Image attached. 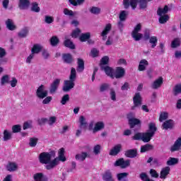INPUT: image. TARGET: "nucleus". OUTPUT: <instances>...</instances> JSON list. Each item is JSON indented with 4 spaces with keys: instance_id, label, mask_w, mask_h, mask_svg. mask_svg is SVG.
I'll list each match as a JSON object with an SVG mask.
<instances>
[{
    "instance_id": "f257e3e1",
    "label": "nucleus",
    "mask_w": 181,
    "mask_h": 181,
    "mask_svg": "<svg viewBox=\"0 0 181 181\" xmlns=\"http://www.w3.org/2000/svg\"><path fill=\"white\" fill-rule=\"evenodd\" d=\"M152 0H123V5L125 9H128L132 6V9L136 8V5L139 4V9H146L148 3Z\"/></svg>"
},
{
    "instance_id": "f03ea898",
    "label": "nucleus",
    "mask_w": 181,
    "mask_h": 181,
    "mask_svg": "<svg viewBox=\"0 0 181 181\" xmlns=\"http://www.w3.org/2000/svg\"><path fill=\"white\" fill-rule=\"evenodd\" d=\"M77 77L76 73V69L71 68V74L69 76V80L64 81V84L62 88L63 91L65 93H67L70 91L72 88H74V81H76V78Z\"/></svg>"
},
{
    "instance_id": "7ed1b4c3",
    "label": "nucleus",
    "mask_w": 181,
    "mask_h": 181,
    "mask_svg": "<svg viewBox=\"0 0 181 181\" xmlns=\"http://www.w3.org/2000/svg\"><path fill=\"white\" fill-rule=\"evenodd\" d=\"M66 156H64V148H62L59 151L58 157L52 160L49 165H45V168L47 170H52V169H54L57 165L60 164V161L66 162Z\"/></svg>"
},
{
    "instance_id": "20e7f679",
    "label": "nucleus",
    "mask_w": 181,
    "mask_h": 181,
    "mask_svg": "<svg viewBox=\"0 0 181 181\" xmlns=\"http://www.w3.org/2000/svg\"><path fill=\"white\" fill-rule=\"evenodd\" d=\"M56 158V152L54 151L50 152H42L39 156V161L42 165L49 166L52 163V159Z\"/></svg>"
},
{
    "instance_id": "39448f33",
    "label": "nucleus",
    "mask_w": 181,
    "mask_h": 181,
    "mask_svg": "<svg viewBox=\"0 0 181 181\" xmlns=\"http://www.w3.org/2000/svg\"><path fill=\"white\" fill-rule=\"evenodd\" d=\"M127 119L129 121V125L130 128H141V120L139 119L135 118V114L130 112L127 114Z\"/></svg>"
},
{
    "instance_id": "423d86ee",
    "label": "nucleus",
    "mask_w": 181,
    "mask_h": 181,
    "mask_svg": "<svg viewBox=\"0 0 181 181\" xmlns=\"http://www.w3.org/2000/svg\"><path fill=\"white\" fill-rule=\"evenodd\" d=\"M141 29H142V25L141 23H139L135 26L134 30L132 33V36L133 39L136 40V42L141 40L144 36V35L139 33V32H141Z\"/></svg>"
},
{
    "instance_id": "0eeeda50",
    "label": "nucleus",
    "mask_w": 181,
    "mask_h": 181,
    "mask_svg": "<svg viewBox=\"0 0 181 181\" xmlns=\"http://www.w3.org/2000/svg\"><path fill=\"white\" fill-rule=\"evenodd\" d=\"M132 138L134 141L141 140L143 142H149V141H151L146 133H136Z\"/></svg>"
},
{
    "instance_id": "6e6552de",
    "label": "nucleus",
    "mask_w": 181,
    "mask_h": 181,
    "mask_svg": "<svg viewBox=\"0 0 181 181\" xmlns=\"http://www.w3.org/2000/svg\"><path fill=\"white\" fill-rule=\"evenodd\" d=\"M47 90H45V86L40 85L39 88L37 89L36 95L40 100H43L45 97H47Z\"/></svg>"
},
{
    "instance_id": "1a4fd4ad",
    "label": "nucleus",
    "mask_w": 181,
    "mask_h": 181,
    "mask_svg": "<svg viewBox=\"0 0 181 181\" xmlns=\"http://www.w3.org/2000/svg\"><path fill=\"white\" fill-rule=\"evenodd\" d=\"M115 166H120L122 169H125L131 165V161L129 160H124V158H119L115 163Z\"/></svg>"
},
{
    "instance_id": "9d476101",
    "label": "nucleus",
    "mask_w": 181,
    "mask_h": 181,
    "mask_svg": "<svg viewBox=\"0 0 181 181\" xmlns=\"http://www.w3.org/2000/svg\"><path fill=\"white\" fill-rule=\"evenodd\" d=\"M133 102L134 105L132 107V110H135L136 107H141V105H142V97H141V94L139 93L135 94L133 98Z\"/></svg>"
},
{
    "instance_id": "9b49d317",
    "label": "nucleus",
    "mask_w": 181,
    "mask_h": 181,
    "mask_svg": "<svg viewBox=\"0 0 181 181\" xmlns=\"http://www.w3.org/2000/svg\"><path fill=\"white\" fill-rule=\"evenodd\" d=\"M156 124H155V123L151 122L148 124V132H146L147 136L148 138H150V141L151 139H152V137L153 136V135H155V132H156Z\"/></svg>"
},
{
    "instance_id": "f8f14e48",
    "label": "nucleus",
    "mask_w": 181,
    "mask_h": 181,
    "mask_svg": "<svg viewBox=\"0 0 181 181\" xmlns=\"http://www.w3.org/2000/svg\"><path fill=\"white\" fill-rule=\"evenodd\" d=\"M59 86H60V79L57 78L51 83L49 87V93L51 94H54V93L57 91Z\"/></svg>"
},
{
    "instance_id": "ddd939ff",
    "label": "nucleus",
    "mask_w": 181,
    "mask_h": 181,
    "mask_svg": "<svg viewBox=\"0 0 181 181\" xmlns=\"http://www.w3.org/2000/svg\"><path fill=\"white\" fill-rule=\"evenodd\" d=\"M125 76V69L121 66L117 67L115 72V78H122Z\"/></svg>"
},
{
    "instance_id": "4468645a",
    "label": "nucleus",
    "mask_w": 181,
    "mask_h": 181,
    "mask_svg": "<svg viewBox=\"0 0 181 181\" xmlns=\"http://www.w3.org/2000/svg\"><path fill=\"white\" fill-rule=\"evenodd\" d=\"M175 127V122L173 119H169L163 122L162 125L163 129H172Z\"/></svg>"
},
{
    "instance_id": "2eb2a0df",
    "label": "nucleus",
    "mask_w": 181,
    "mask_h": 181,
    "mask_svg": "<svg viewBox=\"0 0 181 181\" xmlns=\"http://www.w3.org/2000/svg\"><path fill=\"white\" fill-rule=\"evenodd\" d=\"M6 170L8 172H16L18 170V164L13 162H9L6 166Z\"/></svg>"
},
{
    "instance_id": "dca6fc26",
    "label": "nucleus",
    "mask_w": 181,
    "mask_h": 181,
    "mask_svg": "<svg viewBox=\"0 0 181 181\" xmlns=\"http://www.w3.org/2000/svg\"><path fill=\"white\" fill-rule=\"evenodd\" d=\"M101 70H104L105 74L108 76L109 77H111V78H114V69L112 68L105 66H102Z\"/></svg>"
},
{
    "instance_id": "f3484780",
    "label": "nucleus",
    "mask_w": 181,
    "mask_h": 181,
    "mask_svg": "<svg viewBox=\"0 0 181 181\" xmlns=\"http://www.w3.org/2000/svg\"><path fill=\"white\" fill-rule=\"evenodd\" d=\"M170 173V167H165L162 168L160 173V179H166L168 177V175Z\"/></svg>"
},
{
    "instance_id": "a211bd4d",
    "label": "nucleus",
    "mask_w": 181,
    "mask_h": 181,
    "mask_svg": "<svg viewBox=\"0 0 181 181\" xmlns=\"http://www.w3.org/2000/svg\"><path fill=\"white\" fill-rule=\"evenodd\" d=\"M112 28V25H111V23H108L105 25L104 30L101 33V36L103 37V40H105V39H107V33H110Z\"/></svg>"
},
{
    "instance_id": "6ab92c4d",
    "label": "nucleus",
    "mask_w": 181,
    "mask_h": 181,
    "mask_svg": "<svg viewBox=\"0 0 181 181\" xmlns=\"http://www.w3.org/2000/svg\"><path fill=\"white\" fill-rule=\"evenodd\" d=\"M121 148H122V146L121 144H117L113 147L112 150H110V155L112 156H116V155H118L119 152L121 151Z\"/></svg>"
},
{
    "instance_id": "aec40b11",
    "label": "nucleus",
    "mask_w": 181,
    "mask_h": 181,
    "mask_svg": "<svg viewBox=\"0 0 181 181\" xmlns=\"http://www.w3.org/2000/svg\"><path fill=\"white\" fill-rule=\"evenodd\" d=\"M181 149V138H178L175 141L174 145L170 148L171 152H175L176 151H180Z\"/></svg>"
},
{
    "instance_id": "412c9836",
    "label": "nucleus",
    "mask_w": 181,
    "mask_h": 181,
    "mask_svg": "<svg viewBox=\"0 0 181 181\" xmlns=\"http://www.w3.org/2000/svg\"><path fill=\"white\" fill-rule=\"evenodd\" d=\"M149 65V63L146 61V59H141L139 64V71H144L146 70V67Z\"/></svg>"
},
{
    "instance_id": "4be33fe9",
    "label": "nucleus",
    "mask_w": 181,
    "mask_h": 181,
    "mask_svg": "<svg viewBox=\"0 0 181 181\" xmlns=\"http://www.w3.org/2000/svg\"><path fill=\"white\" fill-rule=\"evenodd\" d=\"M79 128L81 129H86L88 124L87 123V121L86 120V117L84 116H81L79 117Z\"/></svg>"
},
{
    "instance_id": "5701e85b",
    "label": "nucleus",
    "mask_w": 181,
    "mask_h": 181,
    "mask_svg": "<svg viewBox=\"0 0 181 181\" xmlns=\"http://www.w3.org/2000/svg\"><path fill=\"white\" fill-rule=\"evenodd\" d=\"M103 179L104 181H113L114 178L112 177V173L110 170H107L103 175Z\"/></svg>"
},
{
    "instance_id": "b1692460",
    "label": "nucleus",
    "mask_w": 181,
    "mask_h": 181,
    "mask_svg": "<svg viewBox=\"0 0 181 181\" xmlns=\"http://www.w3.org/2000/svg\"><path fill=\"white\" fill-rule=\"evenodd\" d=\"M6 26L8 30H15V29H16V25H15L13 23V20L10 18L7 19L6 21Z\"/></svg>"
},
{
    "instance_id": "393cba45",
    "label": "nucleus",
    "mask_w": 181,
    "mask_h": 181,
    "mask_svg": "<svg viewBox=\"0 0 181 181\" xmlns=\"http://www.w3.org/2000/svg\"><path fill=\"white\" fill-rule=\"evenodd\" d=\"M136 155H138L136 149H130L125 152V156L127 158H136Z\"/></svg>"
},
{
    "instance_id": "a878e982",
    "label": "nucleus",
    "mask_w": 181,
    "mask_h": 181,
    "mask_svg": "<svg viewBox=\"0 0 181 181\" xmlns=\"http://www.w3.org/2000/svg\"><path fill=\"white\" fill-rule=\"evenodd\" d=\"M29 5H30L29 0H20L18 6H19L20 9L25 10V9H28V8H29Z\"/></svg>"
},
{
    "instance_id": "bb28decb",
    "label": "nucleus",
    "mask_w": 181,
    "mask_h": 181,
    "mask_svg": "<svg viewBox=\"0 0 181 181\" xmlns=\"http://www.w3.org/2000/svg\"><path fill=\"white\" fill-rule=\"evenodd\" d=\"M104 122H98L95 124V127L93 128V134L95 132H98V131H101V129H104Z\"/></svg>"
},
{
    "instance_id": "cd10ccee",
    "label": "nucleus",
    "mask_w": 181,
    "mask_h": 181,
    "mask_svg": "<svg viewBox=\"0 0 181 181\" xmlns=\"http://www.w3.org/2000/svg\"><path fill=\"white\" fill-rule=\"evenodd\" d=\"M168 12H169V7L165 5L163 8H158L157 10V15H158V16H162L166 15Z\"/></svg>"
},
{
    "instance_id": "c85d7f7f",
    "label": "nucleus",
    "mask_w": 181,
    "mask_h": 181,
    "mask_svg": "<svg viewBox=\"0 0 181 181\" xmlns=\"http://www.w3.org/2000/svg\"><path fill=\"white\" fill-rule=\"evenodd\" d=\"M163 83V78L160 77L158 79L156 80L152 84V88L156 90V88H159L160 86H162Z\"/></svg>"
},
{
    "instance_id": "c756f323",
    "label": "nucleus",
    "mask_w": 181,
    "mask_h": 181,
    "mask_svg": "<svg viewBox=\"0 0 181 181\" xmlns=\"http://www.w3.org/2000/svg\"><path fill=\"white\" fill-rule=\"evenodd\" d=\"M62 59L64 63H66L67 64H71V63H73V56H71L70 54H64L62 56Z\"/></svg>"
},
{
    "instance_id": "7c9ffc66",
    "label": "nucleus",
    "mask_w": 181,
    "mask_h": 181,
    "mask_svg": "<svg viewBox=\"0 0 181 181\" xmlns=\"http://www.w3.org/2000/svg\"><path fill=\"white\" fill-rule=\"evenodd\" d=\"M78 66H77V71L78 73H81L84 71V61L82 59H78Z\"/></svg>"
},
{
    "instance_id": "2f4dec72",
    "label": "nucleus",
    "mask_w": 181,
    "mask_h": 181,
    "mask_svg": "<svg viewBox=\"0 0 181 181\" xmlns=\"http://www.w3.org/2000/svg\"><path fill=\"white\" fill-rule=\"evenodd\" d=\"M87 156H88V154L86 152H82L81 153L76 154L75 156V159L76 160L83 162V160H86V158H87Z\"/></svg>"
},
{
    "instance_id": "473e14b6",
    "label": "nucleus",
    "mask_w": 181,
    "mask_h": 181,
    "mask_svg": "<svg viewBox=\"0 0 181 181\" xmlns=\"http://www.w3.org/2000/svg\"><path fill=\"white\" fill-rule=\"evenodd\" d=\"M3 135V140L4 142L12 139V133L6 129L4 131Z\"/></svg>"
},
{
    "instance_id": "72a5a7b5",
    "label": "nucleus",
    "mask_w": 181,
    "mask_h": 181,
    "mask_svg": "<svg viewBox=\"0 0 181 181\" xmlns=\"http://www.w3.org/2000/svg\"><path fill=\"white\" fill-rule=\"evenodd\" d=\"M91 37V34L90 33H83L79 37L80 42H87Z\"/></svg>"
},
{
    "instance_id": "f704fd0d",
    "label": "nucleus",
    "mask_w": 181,
    "mask_h": 181,
    "mask_svg": "<svg viewBox=\"0 0 181 181\" xmlns=\"http://www.w3.org/2000/svg\"><path fill=\"white\" fill-rule=\"evenodd\" d=\"M108 63H110V57L108 56L103 57L100 63V69L105 67V65L108 64Z\"/></svg>"
},
{
    "instance_id": "c9c22d12",
    "label": "nucleus",
    "mask_w": 181,
    "mask_h": 181,
    "mask_svg": "<svg viewBox=\"0 0 181 181\" xmlns=\"http://www.w3.org/2000/svg\"><path fill=\"white\" fill-rule=\"evenodd\" d=\"M149 39V43L151 44V49H155L158 45V37L156 36H152Z\"/></svg>"
},
{
    "instance_id": "e433bc0d",
    "label": "nucleus",
    "mask_w": 181,
    "mask_h": 181,
    "mask_svg": "<svg viewBox=\"0 0 181 181\" xmlns=\"http://www.w3.org/2000/svg\"><path fill=\"white\" fill-rule=\"evenodd\" d=\"M152 149H153V146L151 144H146L141 147V153H144L145 152H148V151H152Z\"/></svg>"
},
{
    "instance_id": "4c0bfd02",
    "label": "nucleus",
    "mask_w": 181,
    "mask_h": 181,
    "mask_svg": "<svg viewBox=\"0 0 181 181\" xmlns=\"http://www.w3.org/2000/svg\"><path fill=\"white\" fill-rule=\"evenodd\" d=\"M50 45L51 46H57V45H59L60 40H59V37H57V36L54 35L50 38Z\"/></svg>"
},
{
    "instance_id": "58836bf2",
    "label": "nucleus",
    "mask_w": 181,
    "mask_h": 181,
    "mask_svg": "<svg viewBox=\"0 0 181 181\" xmlns=\"http://www.w3.org/2000/svg\"><path fill=\"white\" fill-rule=\"evenodd\" d=\"M64 45L65 47H69V49H76V45H74V43H73V42L69 39L64 42Z\"/></svg>"
},
{
    "instance_id": "ea45409f",
    "label": "nucleus",
    "mask_w": 181,
    "mask_h": 181,
    "mask_svg": "<svg viewBox=\"0 0 181 181\" xmlns=\"http://www.w3.org/2000/svg\"><path fill=\"white\" fill-rule=\"evenodd\" d=\"M28 33H29V28L25 27L18 33V36L19 37H26L28 36Z\"/></svg>"
},
{
    "instance_id": "a19ab883",
    "label": "nucleus",
    "mask_w": 181,
    "mask_h": 181,
    "mask_svg": "<svg viewBox=\"0 0 181 181\" xmlns=\"http://www.w3.org/2000/svg\"><path fill=\"white\" fill-rule=\"evenodd\" d=\"M179 163V159L176 158H170L167 161V165L168 166H173V165H177Z\"/></svg>"
},
{
    "instance_id": "79ce46f5",
    "label": "nucleus",
    "mask_w": 181,
    "mask_h": 181,
    "mask_svg": "<svg viewBox=\"0 0 181 181\" xmlns=\"http://www.w3.org/2000/svg\"><path fill=\"white\" fill-rule=\"evenodd\" d=\"M42 50V46L40 45H35L32 49H31V53L33 54H37Z\"/></svg>"
},
{
    "instance_id": "37998d69",
    "label": "nucleus",
    "mask_w": 181,
    "mask_h": 181,
    "mask_svg": "<svg viewBox=\"0 0 181 181\" xmlns=\"http://www.w3.org/2000/svg\"><path fill=\"white\" fill-rule=\"evenodd\" d=\"M127 16H128V12L126 11H122L119 15V21L125 22V21H127Z\"/></svg>"
},
{
    "instance_id": "c03bdc74",
    "label": "nucleus",
    "mask_w": 181,
    "mask_h": 181,
    "mask_svg": "<svg viewBox=\"0 0 181 181\" xmlns=\"http://www.w3.org/2000/svg\"><path fill=\"white\" fill-rule=\"evenodd\" d=\"M177 46H180V38H175L171 42V47L173 49L177 47Z\"/></svg>"
},
{
    "instance_id": "a18cd8bd",
    "label": "nucleus",
    "mask_w": 181,
    "mask_h": 181,
    "mask_svg": "<svg viewBox=\"0 0 181 181\" xmlns=\"http://www.w3.org/2000/svg\"><path fill=\"white\" fill-rule=\"evenodd\" d=\"M169 21V16L168 14H165L164 16H160L159 23H166L167 21Z\"/></svg>"
},
{
    "instance_id": "49530a36",
    "label": "nucleus",
    "mask_w": 181,
    "mask_h": 181,
    "mask_svg": "<svg viewBox=\"0 0 181 181\" xmlns=\"http://www.w3.org/2000/svg\"><path fill=\"white\" fill-rule=\"evenodd\" d=\"M69 100L70 96L69 95V94L64 95L61 100V104L62 105H66V104L68 103V101H69Z\"/></svg>"
},
{
    "instance_id": "de8ad7c7",
    "label": "nucleus",
    "mask_w": 181,
    "mask_h": 181,
    "mask_svg": "<svg viewBox=\"0 0 181 181\" xmlns=\"http://www.w3.org/2000/svg\"><path fill=\"white\" fill-rule=\"evenodd\" d=\"M9 83V75H4L2 76L1 80V86H4L5 84Z\"/></svg>"
},
{
    "instance_id": "09e8293b",
    "label": "nucleus",
    "mask_w": 181,
    "mask_h": 181,
    "mask_svg": "<svg viewBox=\"0 0 181 181\" xmlns=\"http://www.w3.org/2000/svg\"><path fill=\"white\" fill-rule=\"evenodd\" d=\"M128 177V173H121L117 175V180L121 181Z\"/></svg>"
},
{
    "instance_id": "8fccbe9b",
    "label": "nucleus",
    "mask_w": 181,
    "mask_h": 181,
    "mask_svg": "<svg viewBox=\"0 0 181 181\" xmlns=\"http://www.w3.org/2000/svg\"><path fill=\"white\" fill-rule=\"evenodd\" d=\"M90 12L94 15H98L101 12V8L93 6L90 9Z\"/></svg>"
},
{
    "instance_id": "3c124183",
    "label": "nucleus",
    "mask_w": 181,
    "mask_h": 181,
    "mask_svg": "<svg viewBox=\"0 0 181 181\" xmlns=\"http://www.w3.org/2000/svg\"><path fill=\"white\" fill-rule=\"evenodd\" d=\"M33 177L35 181H42V179H43V173H36L34 175Z\"/></svg>"
},
{
    "instance_id": "603ef678",
    "label": "nucleus",
    "mask_w": 181,
    "mask_h": 181,
    "mask_svg": "<svg viewBox=\"0 0 181 181\" xmlns=\"http://www.w3.org/2000/svg\"><path fill=\"white\" fill-rule=\"evenodd\" d=\"M29 145H30V146H31V148H35V146H36V145H37V139L30 138Z\"/></svg>"
},
{
    "instance_id": "864d4df0",
    "label": "nucleus",
    "mask_w": 181,
    "mask_h": 181,
    "mask_svg": "<svg viewBox=\"0 0 181 181\" xmlns=\"http://www.w3.org/2000/svg\"><path fill=\"white\" fill-rule=\"evenodd\" d=\"M101 152V146L99 144H97L93 147V153L95 155H99Z\"/></svg>"
},
{
    "instance_id": "5fc2aeb1",
    "label": "nucleus",
    "mask_w": 181,
    "mask_h": 181,
    "mask_svg": "<svg viewBox=\"0 0 181 181\" xmlns=\"http://www.w3.org/2000/svg\"><path fill=\"white\" fill-rule=\"evenodd\" d=\"M80 33H81V30L79 28H76L72 32L71 37L74 38L78 37Z\"/></svg>"
},
{
    "instance_id": "6e6d98bb",
    "label": "nucleus",
    "mask_w": 181,
    "mask_h": 181,
    "mask_svg": "<svg viewBox=\"0 0 181 181\" xmlns=\"http://www.w3.org/2000/svg\"><path fill=\"white\" fill-rule=\"evenodd\" d=\"M107 88H110V85L108 83H103L100 85V93H104V91H107Z\"/></svg>"
},
{
    "instance_id": "4d7b16f0",
    "label": "nucleus",
    "mask_w": 181,
    "mask_h": 181,
    "mask_svg": "<svg viewBox=\"0 0 181 181\" xmlns=\"http://www.w3.org/2000/svg\"><path fill=\"white\" fill-rule=\"evenodd\" d=\"M31 11H33V12H37V13L40 12V8L39 7L37 4L33 3L31 7Z\"/></svg>"
},
{
    "instance_id": "13d9d810",
    "label": "nucleus",
    "mask_w": 181,
    "mask_h": 181,
    "mask_svg": "<svg viewBox=\"0 0 181 181\" xmlns=\"http://www.w3.org/2000/svg\"><path fill=\"white\" fill-rule=\"evenodd\" d=\"M144 40H149L151 38V31L149 30L146 29L144 30Z\"/></svg>"
},
{
    "instance_id": "bf43d9fd",
    "label": "nucleus",
    "mask_w": 181,
    "mask_h": 181,
    "mask_svg": "<svg viewBox=\"0 0 181 181\" xmlns=\"http://www.w3.org/2000/svg\"><path fill=\"white\" fill-rule=\"evenodd\" d=\"M21 125L16 124L12 127V131L13 134H16L18 132H21Z\"/></svg>"
},
{
    "instance_id": "052dcab7",
    "label": "nucleus",
    "mask_w": 181,
    "mask_h": 181,
    "mask_svg": "<svg viewBox=\"0 0 181 181\" xmlns=\"http://www.w3.org/2000/svg\"><path fill=\"white\" fill-rule=\"evenodd\" d=\"M64 13L67 16H74V13L73 11L69 10V8H64Z\"/></svg>"
},
{
    "instance_id": "680f3d73",
    "label": "nucleus",
    "mask_w": 181,
    "mask_h": 181,
    "mask_svg": "<svg viewBox=\"0 0 181 181\" xmlns=\"http://www.w3.org/2000/svg\"><path fill=\"white\" fill-rule=\"evenodd\" d=\"M181 93V84L176 85L174 88V95H176L177 94Z\"/></svg>"
},
{
    "instance_id": "e2e57ef3",
    "label": "nucleus",
    "mask_w": 181,
    "mask_h": 181,
    "mask_svg": "<svg viewBox=\"0 0 181 181\" xmlns=\"http://www.w3.org/2000/svg\"><path fill=\"white\" fill-rule=\"evenodd\" d=\"M150 175L151 177H155L156 179H158V177H159V174H158V172H156V170L153 169L150 170Z\"/></svg>"
},
{
    "instance_id": "0e129e2a",
    "label": "nucleus",
    "mask_w": 181,
    "mask_h": 181,
    "mask_svg": "<svg viewBox=\"0 0 181 181\" xmlns=\"http://www.w3.org/2000/svg\"><path fill=\"white\" fill-rule=\"evenodd\" d=\"M165 119H168V113H166V112L161 113L160 115V117H159L160 122H162L165 121Z\"/></svg>"
},
{
    "instance_id": "69168bd1",
    "label": "nucleus",
    "mask_w": 181,
    "mask_h": 181,
    "mask_svg": "<svg viewBox=\"0 0 181 181\" xmlns=\"http://www.w3.org/2000/svg\"><path fill=\"white\" fill-rule=\"evenodd\" d=\"M110 98L112 101H117V94L115 93V90H114V89L110 90Z\"/></svg>"
},
{
    "instance_id": "338daca9",
    "label": "nucleus",
    "mask_w": 181,
    "mask_h": 181,
    "mask_svg": "<svg viewBox=\"0 0 181 181\" xmlns=\"http://www.w3.org/2000/svg\"><path fill=\"white\" fill-rule=\"evenodd\" d=\"M54 21V19L53 18V17L49 16H45V23H48V24L53 23Z\"/></svg>"
},
{
    "instance_id": "774afa93",
    "label": "nucleus",
    "mask_w": 181,
    "mask_h": 181,
    "mask_svg": "<svg viewBox=\"0 0 181 181\" xmlns=\"http://www.w3.org/2000/svg\"><path fill=\"white\" fill-rule=\"evenodd\" d=\"M47 122H48L49 125H53V124H54V122H56V117H49V119Z\"/></svg>"
}]
</instances>
